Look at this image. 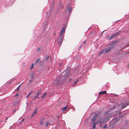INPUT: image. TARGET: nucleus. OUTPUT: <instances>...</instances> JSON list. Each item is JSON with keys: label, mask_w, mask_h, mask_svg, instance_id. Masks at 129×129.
<instances>
[{"label": "nucleus", "mask_w": 129, "mask_h": 129, "mask_svg": "<svg viewBox=\"0 0 129 129\" xmlns=\"http://www.w3.org/2000/svg\"><path fill=\"white\" fill-rule=\"evenodd\" d=\"M113 48V47L111 46L106 48L104 50H102L99 54V55H100L103 53H105L108 52L109 51Z\"/></svg>", "instance_id": "f257e3e1"}, {"label": "nucleus", "mask_w": 129, "mask_h": 129, "mask_svg": "<svg viewBox=\"0 0 129 129\" xmlns=\"http://www.w3.org/2000/svg\"><path fill=\"white\" fill-rule=\"evenodd\" d=\"M63 36H60V37H59V39H58V43L59 44H60L61 45L63 40Z\"/></svg>", "instance_id": "f03ea898"}, {"label": "nucleus", "mask_w": 129, "mask_h": 129, "mask_svg": "<svg viewBox=\"0 0 129 129\" xmlns=\"http://www.w3.org/2000/svg\"><path fill=\"white\" fill-rule=\"evenodd\" d=\"M106 119L104 118H101L100 120V123L101 125H102L105 122Z\"/></svg>", "instance_id": "7ed1b4c3"}, {"label": "nucleus", "mask_w": 129, "mask_h": 129, "mask_svg": "<svg viewBox=\"0 0 129 129\" xmlns=\"http://www.w3.org/2000/svg\"><path fill=\"white\" fill-rule=\"evenodd\" d=\"M40 95V93H39V92H37V93L36 94V95L34 97V98L33 99V100H34V99H36V98L38 99L39 98V96Z\"/></svg>", "instance_id": "20e7f679"}, {"label": "nucleus", "mask_w": 129, "mask_h": 129, "mask_svg": "<svg viewBox=\"0 0 129 129\" xmlns=\"http://www.w3.org/2000/svg\"><path fill=\"white\" fill-rule=\"evenodd\" d=\"M65 31V29L63 28L61 29L60 34V36H62V35L63 34Z\"/></svg>", "instance_id": "39448f33"}, {"label": "nucleus", "mask_w": 129, "mask_h": 129, "mask_svg": "<svg viewBox=\"0 0 129 129\" xmlns=\"http://www.w3.org/2000/svg\"><path fill=\"white\" fill-rule=\"evenodd\" d=\"M106 92V91L100 92L99 93V95L104 94H105Z\"/></svg>", "instance_id": "423d86ee"}, {"label": "nucleus", "mask_w": 129, "mask_h": 129, "mask_svg": "<svg viewBox=\"0 0 129 129\" xmlns=\"http://www.w3.org/2000/svg\"><path fill=\"white\" fill-rule=\"evenodd\" d=\"M59 81L58 82L57 80H56L54 81V84L55 85H57L59 83Z\"/></svg>", "instance_id": "0eeeda50"}, {"label": "nucleus", "mask_w": 129, "mask_h": 129, "mask_svg": "<svg viewBox=\"0 0 129 129\" xmlns=\"http://www.w3.org/2000/svg\"><path fill=\"white\" fill-rule=\"evenodd\" d=\"M68 108V106L67 105L65 107L62 108V110L63 111H65Z\"/></svg>", "instance_id": "6e6552de"}, {"label": "nucleus", "mask_w": 129, "mask_h": 129, "mask_svg": "<svg viewBox=\"0 0 129 129\" xmlns=\"http://www.w3.org/2000/svg\"><path fill=\"white\" fill-rule=\"evenodd\" d=\"M97 123V122H96L93 123L92 127L94 129H95V125L96 123Z\"/></svg>", "instance_id": "1a4fd4ad"}, {"label": "nucleus", "mask_w": 129, "mask_h": 129, "mask_svg": "<svg viewBox=\"0 0 129 129\" xmlns=\"http://www.w3.org/2000/svg\"><path fill=\"white\" fill-rule=\"evenodd\" d=\"M96 118V116H95L92 119V122H94Z\"/></svg>", "instance_id": "9d476101"}, {"label": "nucleus", "mask_w": 129, "mask_h": 129, "mask_svg": "<svg viewBox=\"0 0 129 129\" xmlns=\"http://www.w3.org/2000/svg\"><path fill=\"white\" fill-rule=\"evenodd\" d=\"M47 94V93L46 92L43 95V96H42V98H43V99H44L45 98V95Z\"/></svg>", "instance_id": "9b49d317"}, {"label": "nucleus", "mask_w": 129, "mask_h": 129, "mask_svg": "<svg viewBox=\"0 0 129 129\" xmlns=\"http://www.w3.org/2000/svg\"><path fill=\"white\" fill-rule=\"evenodd\" d=\"M119 35V34L118 33H116L115 34H114L113 35V36L111 37L116 36H117L118 35Z\"/></svg>", "instance_id": "f8f14e48"}, {"label": "nucleus", "mask_w": 129, "mask_h": 129, "mask_svg": "<svg viewBox=\"0 0 129 129\" xmlns=\"http://www.w3.org/2000/svg\"><path fill=\"white\" fill-rule=\"evenodd\" d=\"M34 74V73L33 72H31L30 74V75L31 76V78H33V76Z\"/></svg>", "instance_id": "ddd939ff"}, {"label": "nucleus", "mask_w": 129, "mask_h": 129, "mask_svg": "<svg viewBox=\"0 0 129 129\" xmlns=\"http://www.w3.org/2000/svg\"><path fill=\"white\" fill-rule=\"evenodd\" d=\"M36 110H37V109H36L35 110L33 114H32V115L31 116V117H32V116H34L35 115V114L37 113V111H36Z\"/></svg>", "instance_id": "4468645a"}, {"label": "nucleus", "mask_w": 129, "mask_h": 129, "mask_svg": "<svg viewBox=\"0 0 129 129\" xmlns=\"http://www.w3.org/2000/svg\"><path fill=\"white\" fill-rule=\"evenodd\" d=\"M71 10H72V8L71 7H70L68 8V10L69 11V13H70L71 12Z\"/></svg>", "instance_id": "2eb2a0df"}, {"label": "nucleus", "mask_w": 129, "mask_h": 129, "mask_svg": "<svg viewBox=\"0 0 129 129\" xmlns=\"http://www.w3.org/2000/svg\"><path fill=\"white\" fill-rule=\"evenodd\" d=\"M30 93H29L26 96V98H28L29 96L30 95Z\"/></svg>", "instance_id": "dca6fc26"}, {"label": "nucleus", "mask_w": 129, "mask_h": 129, "mask_svg": "<svg viewBox=\"0 0 129 129\" xmlns=\"http://www.w3.org/2000/svg\"><path fill=\"white\" fill-rule=\"evenodd\" d=\"M20 85H19L16 88V90H17L18 91H19V87L20 86Z\"/></svg>", "instance_id": "f3484780"}, {"label": "nucleus", "mask_w": 129, "mask_h": 129, "mask_svg": "<svg viewBox=\"0 0 129 129\" xmlns=\"http://www.w3.org/2000/svg\"><path fill=\"white\" fill-rule=\"evenodd\" d=\"M49 122H47L46 123V126H48L49 124Z\"/></svg>", "instance_id": "a211bd4d"}, {"label": "nucleus", "mask_w": 129, "mask_h": 129, "mask_svg": "<svg viewBox=\"0 0 129 129\" xmlns=\"http://www.w3.org/2000/svg\"><path fill=\"white\" fill-rule=\"evenodd\" d=\"M33 65H34V64L33 63H32L31 64V69H32L33 68Z\"/></svg>", "instance_id": "6ab92c4d"}, {"label": "nucleus", "mask_w": 129, "mask_h": 129, "mask_svg": "<svg viewBox=\"0 0 129 129\" xmlns=\"http://www.w3.org/2000/svg\"><path fill=\"white\" fill-rule=\"evenodd\" d=\"M39 92V93H40V95L41 94V91H38L37 92Z\"/></svg>", "instance_id": "aec40b11"}, {"label": "nucleus", "mask_w": 129, "mask_h": 129, "mask_svg": "<svg viewBox=\"0 0 129 129\" xmlns=\"http://www.w3.org/2000/svg\"><path fill=\"white\" fill-rule=\"evenodd\" d=\"M39 59H38L36 61V63H37L39 61Z\"/></svg>", "instance_id": "412c9836"}, {"label": "nucleus", "mask_w": 129, "mask_h": 129, "mask_svg": "<svg viewBox=\"0 0 129 129\" xmlns=\"http://www.w3.org/2000/svg\"><path fill=\"white\" fill-rule=\"evenodd\" d=\"M41 49V47H39V48H38V49H37V51H39V50H40V49Z\"/></svg>", "instance_id": "4be33fe9"}, {"label": "nucleus", "mask_w": 129, "mask_h": 129, "mask_svg": "<svg viewBox=\"0 0 129 129\" xmlns=\"http://www.w3.org/2000/svg\"><path fill=\"white\" fill-rule=\"evenodd\" d=\"M34 92V91H31L30 92H29V93H30V94H31L33 92Z\"/></svg>", "instance_id": "5701e85b"}, {"label": "nucleus", "mask_w": 129, "mask_h": 129, "mask_svg": "<svg viewBox=\"0 0 129 129\" xmlns=\"http://www.w3.org/2000/svg\"><path fill=\"white\" fill-rule=\"evenodd\" d=\"M107 126V125H105L104 126V127H103V128H105Z\"/></svg>", "instance_id": "b1692460"}, {"label": "nucleus", "mask_w": 129, "mask_h": 129, "mask_svg": "<svg viewBox=\"0 0 129 129\" xmlns=\"http://www.w3.org/2000/svg\"><path fill=\"white\" fill-rule=\"evenodd\" d=\"M18 93H17V94H16L15 95V96H18Z\"/></svg>", "instance_id": "393cba45"}, {"label": "nucleus", "mask_w": 129, "mask_h": 129, "mask_svg": "<svg viewBox=\"0 0 129 129\" xmlns=\"http://www.w3.org/2000/svg\"><path fill=\"white\" fill-rule=\"evenodd\" d=\"M48 24L47 22H46L45 24V26H46Z\"/></svg>", "instance_id": "a878e982"}, {"label": "nucleus", "mask_w": 129, "mask_h": 129, "mask_svg": "<svg viewBox=\"0 0 129 129\" xmlns=\"http://www.w3.org/2000/svg\"><path fill=\"white\" fill-rule=\"evenodd\" d=\"M77 81H78V80H77L76 81H74V84H76Z\"/></svg>", "instance_id": "bb28decb"}, {"label": "nucleus", "mask_w": 129, "mask_h": 129, "mask_svg": "<svg viewBox=\"0 0 129 129\" xmlns=\"http://www.w3.org/2000/svg\"><path fill=\"white\" fill-rule=\"evenodd\" d=\"M49 57V56H48V57H46V59H48V57Z\"/></svg>", "instance_id": "cd10ccee"}, {"label": "nucleus", "mask_w": 129, "mask_h": 129, "mask_svg": "<svg viewBox=\"0 0 129 129\" xmlns=\"http://www.w3.org/2000/svg\"><path fill=\"white\" fill-rule=\"evenodd\" d=\"M43 123V122H42V121H41V123H40V124L42 125V124Z\"/></svg>", "instance_id": "c85d7f7f"}, {"label": "nucleus", "mask_w": 129, "mask_h": 129, "mask_svg": "<svg viewBox=\"0 0 129 129\" xmlns=\"http://www.w3.org/2000/svg\"><path fill=\"white\" fill-rule=\"evenodd\" d=\"M23 119L21 121V122L23 121Z\"/></svg>", "instance_id": "c756f323"}, {"label": "nucleus", "mask_w": 129, "mask_h": 129, "mask_svg": "<svg viewBox=\"0 0 129 129\" xmlns=\"http://www.w3.org/2000/svg\"><path fill=\"white\" fill-rule=\"evenodd\" d=\"M67 74H65V75L67 76Z\"/></svg>", "instance_id": "7c9ffc66"}, {"label": "nucleus", "mask_w": 129, "mask_h": 129, "mask_svg": "<svg viewBox=\"0 0 129 129\" xmlns=\"http://www.w3.org/2000/svg\"><path fill=\"white\" fill-rule=\"evenodd\" d=\"M62 63L61 62V63H60V64H61H61H62Z\"/></svg>", "instance_id": "2f4dec72"}, {"label": "nucleus", "mask_w": 129, "mask_h": 129, "mask_svg": "<svg viewBox=\"0 0 129 129\" xmlns=\"http://www.w3.org/2000/svg\"><path fill=\"white\" fill-rule=\"evenodd\" d=\"M15 110H14L13 111H14V112H15Z\"/></svg>", "instance_id": "473e14b6"}, {"label": "nucleus", "mask_w": 129, "mask_h": 129, "mask_svg": "<svg viewBox=\"0 0 129 129\" xmlns=\"http://www.w3.org/2000/svg\"><path fill=\"white\" fill-rule=\"evenodd\" d=\"M128 66L129 67V64L128 65Z\"/></svg>", "instance_id": "72a5a7b5"}, {"label": "nucleus", "mask_w": 129, "mask_h": 129, "mask_svg": "<svg viewBox=\"0 0 129 129\" xmlns=\"http://www.w3.org/2000/svg\"><path fill=\"white\" fill-rule=\"evenodd\" d=\"M8 118H6V120H7V119H8Z\"/></svg>", "instance_id": "f704fd0d"}, {"label": "nucleus", "mask_w": 129, "mask_h": 129, "mask_svg": "<svg viewBox=\"0 0 129 129\" xmlns=\"http://www.w3.org/2000/svg\"><path fill=\"white\" fill-rule=\"evenodd\" d=\"M31 80H30V82H31Z\"/></svg>", "instance_id": "c9c22d12"}, {"label": "nucleus", "mask_w": 129, "mask_h": 129, "mask_svg": "<svg viewBox=\"0 0 129 129\" xmlns=\"http://www.w3.org/2000/svg\"><path fill=\"white\" fill-rule=\"evenodd\" d=\"M69 73H70V72L69 71Z\"/></svg>", "instance_id": "e433bc0d"}]
</instances>
